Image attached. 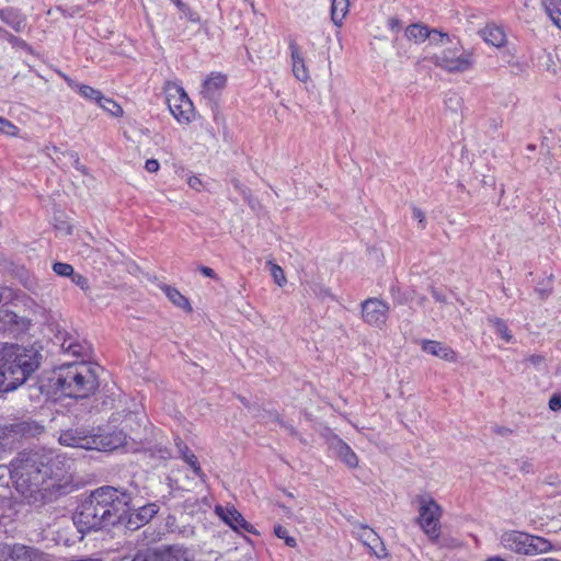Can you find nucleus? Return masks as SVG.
Listing matches in <instances>:
<instances>
[{"label":"nucleus","instance_id":"1","mask_svg":"<svg viewBox=\"0 0 561 561\" xmlns=\"http://www.w3.org/2000/svg\"><path fill=\"white\" fill-rule=\"evenodd\" d=\"M55 462L37 453H23L11 461V479L28 503H43L53 495L61 476L54 472Z\"/></svg>","mask_w":561,"mask_h":561},{"label":"nucleus","instance_id":"2","mask_svg":"<svg viewBox=\"0 0 561 561\" xmlns=\"http://www.w3.org/2000/svg\"><path fill=\"white\" fill-rule=\"evenodd\" d=\"M130 496L113 486H102L78 507L73 523L82 534L114 525L129 510Z\"/></svg>","mask_w":561,"mask_h":561},{"label":"nucleus","instance_id":"3","mask_svg":"<svg viewBox=\"0 0 561 561\" xmlns=\"http://www.w3.org/2000/svg\"><path fill=\"white\" fill-rule=\"evenodd\" d=\"M41 354L33 347L11 345L0 352V392L22 386L39 367Z\"/></svg>","mask_w":561,"mask_h":561},{"label":"nucleus","instance_id":"4","mask_svg":"<svg viewBox=\"0 0 561 561\" xmlns=\"http://www.w3.org/2000/svg\"><path fill=\"white\" fill-rule=\"evenodd\" d=\"M98 367L87 360L65 363L54 370L51 382L62 394L83 399L99 387Z\"/></svg>","mask_w":561,"mask_h":561},{"label":"nucleus","instance_id":"5","mask_svg":"<svg viewBox=\"0 0 561 561\" xmlns=\"http://www.w3.org/2000/svg\"><path fill=\"white\" fill-rule=\"evenodd\" d=\"M430 60L448 73L470 71L476 64L474 51L465 49L460 41H454L450 37L448 44L430 57Z\"/></svg>","mask_w":561,"mask_h":561},{"label":"nucleus","instance_id":"6","mask_svg":"<svg viewBox=\"0 0 561 561\" xmlns=\"http://www.w3.org/2000/svg\"><path fill=\"white\" fill-rule=\"evenodd\" d=\"M500 543L504 549L523 556H536L552 550V545L548 539L519 530L503 531Z\"/></svg>","mask_w":561,"mask_h":561},{"label":"nucleus","instance_id":"7","mask_svg":"<svg viewBox=\"0 0 561 561\" xmlns=\"http://www.w3.org/2000/svg\"><path fill=\"white\" fill-rule=\"evenodd\" d=\"M416 503L419 512L417 524L420 528L431 540H437L440 536L442 506L428 493L417 495Z\"/></svg>","mask_w":561,"mask_h":561},{"label":"nucleus","instance_id":"8","mask_svg":"<svg viewBox=\"0 0 561 561\" xmlns=\"http://www.w3.org/2000/svg\"><path fill=\"white\" fill-rule=\"evenodd\" d=\"M121 442L122 438L113 443L102 435H88L83 430H68L59 436L61 445L85 450H112L117 448Z\"/></svg>","mask_w":561,"mask_h":561},{"label":"nucleus","instance_id":"9","mask_svg":"<svg viewBox=\"0 0 561 561\" xmlns=\"http://www.w3.org/2000/svg\"><path fill=\"white\" fill-rule=\"evenodd\" d=\"M196 557L194 547L173 543L139 551L133 561H196Z\"/></svg>","mask_w":561,"mask_h":561},{"label":"nucleus","instance_id":"10","mask_svg":"<svg viewBox=\"0 0 561 561\" xmlns=\"http://www.w3.org/2000/svg\"><path fill=\"white\" fill-rule=\"evenodd\" d=\"M165 93L167 103L173 117L180 124H188L194 116V105L184 89L176 83H169Z\"/></svg>","mask_w":561,"mask_h":561},{"label":"nucleus","instance_id":"11","mask_svg":"<svg viewBox=\"0 0 561 561\" xmlns=\"http://www.w3.org/2000/svg\"><path fill=\"white\" fill-rule=\"evenodd\" d=\"M145 415L139 411H128L127 413L117 412L112 415L111 423L118 424L122 426L118 433L111 436H105L106 440L117 443L119 438L122 442L118 446L123 445L126 440L127 435L136 432L141 426Z\"/></svg>","mask_w":561,"mask_h":561},{"label":"nucleus","instance_id":"12","mask_svg":"<svg viewBox=\"0 0 561 561\" xmlns=\"http://www.w3.org/2000/svg\"><path fill=\"white\" fill-rule=\"evenodd\" d=\"M390 307L378 298H368L362 302L363 320L376 328H382L388 319Z\"/></svg>","mask_w":561,"mask_h":561},{"label":"nucleus","instance_id":"13","mask_svg":"<svg viewBox=\"0 0 561 561\" xmlns=\"http://www.w3.org/2000/svg\"><path fill=\"white\" fill-rule=\"evenodd\" d=\"M215 513L232 530L237 533L245 531L249 534H256L254 526L248 523L234 506L217 505L215 507Z\"/></svg>","mask_w":561,"mask_h":561},{"label":"nucleus","instance_id":"14","mask_svg":"<svg viewBox=\"0 0 561 561\" xmlns=\"http://www.w3.org/2000/svg\"><path fill=\"white\" fill-rule=\"evenodd\" d=\"M356 537L364 546L369 549V552L378 559H387L389 553L379 535L370 527L360 525L356 531Z\"/></svg>","mask_w":561,"mask_h":561},{"label":"nucleus","instance_id":"15","mask_svg":"<svg viewBox=\"0 0 561 561\" xmlns=\"http://www.w3.org/2000/svg\"><path fill=\"white\" fill-rule=\"evenodd\" d=\"M405 35L409 41H413L416 44L423 43L426 39L435 41V36H438L439 42H449V35L447 33H443L437 30H430L427 26L422 24L409 25L405 30Z\"/></svg>","mask_w":561,"mask_h":561},{"label":"nucleus","instance_id":"16","mask_svg":"<svg viewBox=\"0 0 561 561\" xmlns=\"http://www.w3.org/2000/svg\"><path fill=\"white\" fill-rule=\"evenodd\" d=\"M227 78L221 72H211L202 84L201 94L204 99L214 100L226 87Z\"/></svg>","mask_w":561,"mask_h":561},{"label":"nucleus","instance_id":"17","mask_svg":"<svg viewBox=\"0 0 561 561\" xmlns=\"http://www.w3.org/2000/svg\"><path fill=\"white\" fill-rule=\"evenodd\" d=\"M0 561H35V550L20 545L2 546Z\"/></svg>","mask_w":561,"mask_h":561},{"label":"nucleus","instance_id":"18","mask_svg":"<svg viewBox=\"0 0 561 561\" xmlns=\"http://www.w3.org/2000/svg\"><path fill=\"white\" fill-rule=\"evenodd\" d=\"M479 35L488 45L496 48H502L507 43L506 33L501 26L494 23L486 24L479 31Z\"/></svg>","mask_w":561,"mask_h":561},{"label":"nucleus","instance_id":"19","mask_svg":"<svg viewBox=\"0 0 561 561\" xmlns=\"http://www.w3.org/2000/svg\"><path fill=\"white\" fill-rule=\"evenodd\" d=\"M422 351L439 357L446 362L454 363L457 359L456 352L446 344L438 341L425 340L422 342Z\"/></svg>","mask_w":561,"mask_h":561},{"label":"nucleus","instance_id":"20","mask_svg":"<svg viewBox=\"0 0 561 561\" xmlns=\"http://www.w3.org/2000/svg\"><path fill=\"white\" fill-rule=\"evenodd\" d=\"M293 73L301 82H307L310 78L305 58L297 44H289Z\"/></svg>","mask_w":561,"mask_h":561},{"label":"nucleus","instance_id":"21","mask_svg":"<svg viewBox=\"0 0 561 561\" xmlns=\"http://www.w3.org/2000/svg\"><path fill=\"white\" fill-rule=\"evenodd\" d=\"M159 512L156 503H149L130 513L128 524L138 528L140 525L149 523Z\"/></svg>","mask_w":561,"mask_h":561},{"label":"nucleus","instance_id":"22","mask_svg":"<svg viewBox=\"0 0 561 561\" xmlns=\"http://www.w3.org/2000/svg\"><path fill=\"white\" fill-rule=\"evenodd\" d=\"M0 20L18 33L23 32L26 27L25 15L14 8L0 9Z\"/></svg>","mask_w":561,"mask_h":561},{"label":"nucleus","instance_id":"23","mask_svg":"<svg viewBox=\"0 0 561 561\" xmlns=\"http://www.w3.org/2000/svg\"><path fill=\"white\" fill-rule=\"evenodd\" d=\"M335 450L347 467L356 468L358 466V458L347 444L339 439L335 444Z\"/></svg>","mask_w":561,"mask_h":561},{"label":"nucleus","instance_id":"24","mask_svg":"<svg viewBox=\"0 0 561 561\" xmlns=\"http://www.w3.org/2000/svg\"><path fill=\"white\" fill-rule=\"evenodd\" d=\"M350 8L348 0H331V20L340 26L345 19Z\"/></svg>","mask_w":561,"mask_h":561},{"label":"nucleus","instance_id":"25","mask_svg":"<svg viewBox=\"0 0 561 561\" xmlns=\"http://www.w3.org/2000/svg\"><path fill=\"white\" fill-rule=\"evenodd\" d=\"M180 12V19H185L191 23L199 24L202 19L197 11L193 10L187 3L182 0H171Z\"/></svg>","mask_w":561,"mask_h":561},{"label":"nucleus","instance_id":"26","mask_svg":"<svg viewBox=\"0 0 561 561\" xmlns=\"http://www.w3.org/2000/svg\"><path fill=\"white\" fill-rule=\"evenodd\" d=\"M162 290L167 297L179 308L191 310V305L185 296H183L176 288L171 286H163Z\"/></svg>","mask_w":561,"mask_h":561},{"label":"nucleus","instance_id":"27","mask_svg":"<svg viewBox=\"0 0 561 561\" xmlns=\"http://www.w3.org/2000/svg\"><path fill=\"white\" fill-rule=\"evenodd\" d=\"M546 13L551 19L552 23L561 30V10L559 8V0H543L542 1Z\"/></svg>","mask_w":561,"mask_h":561},{"label":"nucleus","instance_id":"28","mask_svg":"<svg viewBox=\"0 0 561 561\" xmlns=\"http://www.w3.org/2000/svg\"><path fill=\"white\" fill-rule=\"evenodd\" d=\"M71 87L76 88L81 96H83L87 100L94 101L96 104H99V102H102L103 100L102 92L90 85L76 84Z\"/></svg>","mask_w":561,"mask_h":561},{"label":"nucleus","instance_id":"29","mask_svg":"<svg viewBox=\"0 0 561 561\" xmlns=\"http://www.w3.org/2000/svg\"><path fill=\"white\" fill-rule=\"evenodd\" d=\"M490 323H492L496 334L501 336L506 343L513 341V335L510 333L507 324L499 318L490 319Z\"/></svg>","mask_w":561,"mask_h":561},{"label":"nucleus","instance_id":"30","mask_svg":"<svg viewBox=\"0 0 561 561\" xmlns=\"http://www.w3.org/2000/svg\"><path fill=\"white\" fill-rule=\"evenodd\" d=\"M98 105L113 116L118 117L123 115L122 106L117 104L114 100L105 98L104 95L102 102H99Z\"/></svg>","mask_w":561,"mask_h":561},{"label":"nucleus","instance_id":"31","mask_svg":"<svg viewBox=\"0 0 561 561\" xmlns=\"http://www.w3.org/2000/svg\"><path fill=\"white\" fill-rule=\"evenodd\" d=\"M267 265L270 266V273L274 282L279 287H283L287 283V278L285 276L283 268L278 264L273 263L272 261H268Z\"/></svg>","mask_w":561,"mask_h":561},{"label":"nucleus","instance_id":"32","mask_svg":"<svg viewBox=\"0 0 561 561\" xmlns=\"http://www.w3.org/2000/svg\"><path fill=\"white\" fill-rule=\"evenodd\" d=\"M0 39L7 41L13 47H19V48H23V49L28 47L27 43L24 39L9 33L7 30H4L2 27H0Z\"/></svg>","mask_w":561,"mask_h":561},{"label":"nucleus","instance_id":"33","mask_svg":"<svg viewBox=\"0 0 561 561\" xmlns=\"http://www.w3.org/2000/svg\"><path fill=\"white\" fill-rule=\"evenodd\" d=\"M183 454L184 461L192 468L195 474L201 476L202 469L198 465L197 457L190 451V449L185 446L184 449H181Z\"/></svg>","mask_w":561,"mask_h":561},{"label":"nucleus","instance_id":"34","mask_svg":"<svg viewBox=\"0 0 561 561\" xmlns=\"http://www.w3.org/2000/svg\"><path fill=\"white\" fill-rule=\"evenodd\" d=\"M61 348L65 353L73 356H79L83 353V346L75 342L72 339L65 340L61 344Z\"/></svg>","mask_w":561,"mask_h":561},{"label":"nucleus","instance_id":"35","mask_svg":"<svg viewBox=\"0 0 561 561\" xmlns=\"http://www.w3.org/2000/svg\"><path fill=\"white\" fill-rule=\"evenodd\" d=\"M0 133L15 137L19 134V128L11 121L0 116Z\"/></svg>","mask_w":561,"mask_h":561},{"label":"nucleus","instance_id":"36","mask_svg":"<svg viewBox=\"0 0 561 561\" xmlns=\"http://www.w3.org/2000/svg\"><path fill=\"white\" fill-rule=\"evenodd\" d=\"M274 534L280 538V539H284L285 540V543L288 546V547H296L297 545V541L294 537H290L288 535V530L280 526V525H277L274 527Z\"/></svg>","mask_w":561,"mask_h":561},{"label":"nucleus","instance_id":"37","mask_svg":"<svg viewBox=\"0 0 561 561\" xmlns=\"http://www.w3.org/2000/svg\"><path fill=\"white\" fill-rule=\"evenodd\" d=\"M53 271L59 275V276H64V277H69V276H72L73 275V267L72 265L68 264V263H61V262H57L53 265Z\"/></svg>","mask_w":561,"mask_h":561},{"label":"nucleus","instance_id":"38","mask_svg":"<svg viewBox=\"0 0 561 561\" xmlns=\"http://www.w3.org/2000/svg\"><path fill=\"white\" fill-rule=\"evenodd\" d=\"M525 360L528 362L530 365H533L538 370L543 368L545 362H546L545 356H542L540 354L529 355Z\"/></svg>","mask_w":561,"mask_h":561},{"label":"nucleus","instance_id":"39","mask_svg":"<svg viewBox=\"0 0 561 561\" xmlns=\"http://www.w3.org/2000/svg\"><path fill=\"white\" fill-rule=\"evenodd\" d=\"M72 283L79 286L81 289L87 290L89 288L88 279L81 274H75L71 276Z\"/></svg>","mask_w":561,"mask_h":561},{"label":"nucleus","instance_id":"40","mask_svg":"<svg viewBox=\"0 0 561 561\" xmlns=\"http://www.w3.org/2000/svg\"><path fill=\"white\" fill-rule=\"evenodd\" d=\"M412 217L419 221L421 228L425 227V215L420 208L414 207L412 209Z\"/></svg>","mask_w":561,"mask_h":561},{"label":"nucleus","instance_id":"41","mask_svg":"<svg viewBox=\"0 0 561 561\" xmlns=\"http://www.w3.org/2000/svg\"><path fill=\"white\" fill-rule=\"evenodd\" d=\"M160 168V164H159V161L156 160V159H149L146 161L145 163V169L150 172V173H156L158 172Z\"/></svg>","mask_w":561,"mask_h":561},{"label":"nucleus","instance_id":"42","mask_svg":"<svg viewBox=\"0 0 561 561\" xmlns=\"http://www.w3.org/2000/svg\"><path fill=\"white\" fill-rule=\"evenodd\" d=\"M187 184L191 188H193L195 191H201L203 187V183H202L201 179L195 175L188 178Z\"/></svg>","mask_w":561,"mask_h":561},{"label":"nucleus","instance_id":"43","mask_svg":"<svg viewBox=\"0 0 561 561\" xmlns=\"http://www.w3.org/2000/svg\"><path fill=\"white\" fill-rule=\"evenodd\" d=\"M549 408L552 411H558L561 409V397L559 394H553L549 400Z\"/></svg>","mask_w":561,"mask_h":561},{"label":"nucleus","instance_id":"44","mask_svg":"<svg viewBox=\"0 0 561 561\" xmlns=\"http://www.w3.org/2000/svg\"><path fill=\"white\" fill-rule=\"evenodd\" d=\"M47 151H48V154L53 158V159H58L59 160V154H65L64 152H61L56 146H47L46 147Z\"/></svg>","mask_w":561,"mask_h":561},{"label":"nucleus","instance_id":"45","mask_svg":"<svg viewBox=\"0 0 561 561\" xmlns=\"http://www.w3.org/2000/svg\"><path fill=\"white\" fill-rule=\"evenodd\" d=\"M199 271L206 277H209V278H216L217 277L215 271L213 268H210V267L201 266Z\"/></svg>","mask_w":561,"mask_h":561},{"label":"nucleus","instance_id":"46","mask_svg":"<svg viewBox=\"0 0 561 561\" xmlns=\"http://www.w3.org/2000/svg\"><path fill=\"white\" fill-rule=\"evenodd\" d=\"M388 27L391 31H399L400 28V21L397 18H390L387 22Z\"/></svg>","mask_w":561,"mask_h":561},{"label":"nucleus","instance_id":"47","mask_svg":"<svg viewBox=\"0 0 561 561\" xmlns=\"http://www.w3.org/2000/svg\"><path fill=\"white\" fill-rule=\"evenodd\" d=\"M67 154L73 160V163H75L76 168L78 170H82L81 167H80V160H79L78 154L76 152H73V151H69V152H67Z\"/></svg>","mask_w":561,"mask_h":561},{"label":"nucleus","instance_id":"48","mask_svg":"<svg viewBox=\"0 0 561 561\" xmlns=\"http://www.w3.org/2000/svg\"><path fill=\"white\" fill-rule=\"evenodd\" d=\"M431 44L435 46H443V48L448 44V41L439 42L438 36H435V41H430Z\"/></svg>","mask_w":561,"mask_h":561},{"label":"nucleus","instance_id":"49","mask_svg":"<svg viewBox=\"0 0 561 561\" xmlns=\"http://www.w3.org/2000/svg\"><path fill=\"white\" fill-rule=\"evenodd\" d=\"M534 561H561L557 558H552V557H546V558H539V559H536Z\"/></svg>","mask_w":561,"mask_h":561},{"label":"nucleus","instance_id":"50","mask_svg":"<svg viewBox=\"0 0 561 561\" xmlns=\"http://www.w3.org/2000/svg\"><path fill=\"white\" fill-rule=\"evenodd\" d=\"M523 471L525 472H529L531 470V465L530 463H525V466L522 468Z\"/></svg>","mask_w":561,"mask_h":561}]
</instances>
